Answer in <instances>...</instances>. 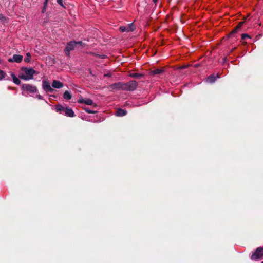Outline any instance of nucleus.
Instances as JSON below:
<instances>
[{"instance_id": "412c9836", "label": "nucleus", "mask_w": 263, "mask_h": 263, "mask_svg": "<svg viewBox=\"0 0 263 263\" xmlns=\"http://www.w3.org/2000/svg\"><path fill=\"white\" fill-rule=\"evenodd\" d=\"M48 1L49 0H45V2L44 3V6H43V7L42 8V12L43 13H44L46 12V6L47 5V3H48Z\"/></svg>"}, {"instance_id": "2eb2a0df", "label": "nucleus", "mask_w": 263, "mask_h": 263, "mask_svg": "<svg viewBox=\"0 0 263 263\" xmlns=\"http://www.w3.org/2000/svg\"><path fill=\"white\" fill-rule=\"evenodd\" d=\"M126 111L122 109H118L116 112V115L117 116H123L126 115Z\"/></svg>"}, {"instance_id": "4be33fe9", "label": "nucleus", "mask_w": 263, "mask_h": 263, "mask_svg": "<svg viewBox=\"0 0 263 263\" xmlns=\"http://www.w3.org/2000/svg\"><path fill=\"white\" fill-rule=\"evenodd\" d=\"M129 76L132 78H138V77H142V74H139L137 73H133L130 74Z\"/></svg>"}, {"instance_id": "b1692460", "label": "nucleus", "mask_w": 263, "mask_h": 263, "mask_svg": "<svg viewBox=\"0 0 263 263\" xmlns=\"http://www.w3.org/2000/svg\"><path fill=\"white\" fill-rule=\"evenodd\" d=\"M57 2L59 5L65 8L64 5L63 3V0H57Z\"/></svg>"}, {"instance_id": "39448f33", "label": "nucleus", "mask_w": 263, "mask_h": 263, "mask_svg": "<svg viewBox=\"0 0 263 263\" xmlns=\"http://www.w3.org/2000/svg\"><path fill=\"white\" fill-rule=\"evenodd\" d=\"M42 87L46 92H52L54 91L53 89L50 86L49 82L46 80L43 81Z\"/></svg>"}, {"instance_id": "6e6552de", "label": "nucleus", "mask_w": 263, "mask_h": 263, "mask_svg": "<svg viewBox=\"0 0 263 263\" xmlns=\"http://www.w3.org/2000/svg\"><path fill=\"white\" fill-rule=\"evenodd\" d=\"M124 83L118 82L110 85V87L112 89L124 90Z\"/></svg>"}, {"instance_id": "4468645a", "label": "nucleus", "mask_w": 263, "mask_h": 263, "mask_svg": "<svg viewBox=\"0 0 263 263\" xmlns=\"http://www.w3.org/2000/svg\"><path fill=\"white\" fill-rule=\"evenodd\" d=\"M65 107L62 106V105H58L55 106V109L56 111L60 112V114H62L63 111H65Z\"/></svg>"}, {"instance_id": "0eeeda50", "label": "nucleus", "mask_w": 263, "mask_h": 263, "mask_svg": "<svg viewBox=\"0 0 263 263\" xmlns=\"http://www.w3.org/2000/svg\"><path fill=\"white\" fill-rule=\"evenodd\" d=\"M136 27L134 24L130 23L128 25L127 27L125 26H121L120 27L119 30L121 32H128V31H133L135 29Z\"/></svg>"}, {"instance_id": "f03ea898", "label": "nucleus", "mask_w": 263, "mask_h": 263, "mask_svg": "<svg viewBox=\"0 0 263 263\" xmlns=\"http://www.w3.org/2000/svg\"><path fill=\"white\" fill-rule=\"evenodd\" d=\"M263 256V248L258 247L255 251L252 254L251 258L252 260H257L262 257Z\"/></svg>"}, {"instance_id": "9d476101", "label": "nucleus", "mask_w": 263, "mask_h": 263, "mask_svg": "<svg viewBox=\"0 0 263 263\" xmlns=\"http://www.w3.org/2000/svg\"><path fill=\"white\" fill-rule=\"evenodd\" d=\"M78 102L80 103H85V104L92 105L93 104V101L89 98L87 99H80L78 100Z\"/></svg>"}, {"instance_id": "2f4dec72", "label": "nucleus", "mask_w": 263, "mask_h": 263, "mask_svg": "<svg viewBox=\"0 0 263 263\" xmlns=\"http://www.w3.org/2000/svg\"><path fill=\"white\" fill-rule=\"evenodd\" d=\"M185 67H186V66H185L182 67H181V68H185Z\"/></svg>"}, {"instance_id": "20e7f679", "label": "nucleus", "mask_w": 263, "mask_h": 263, "mask_svg": "<svg viewBox=\"0 0 263 263\" xmlns=\"http://www.w3.org/2000/svg\"><path fill=\"white\" fill-rule=\"evenodd\" d=\"M76 47V42L71 41L67 43L66 47L65 49L66 54L67 56H69L70 51L73 50Z\"/></svg>"}, {"instance_id": "423d86ee", "label": "nucleus", "mask_w": 263, "mask_h": 263, "mask_svg": "<svg viewBox=\"0 0 263 263\" xmlns=\"http://www.w3.org/2000/svg\"><path fill=\"white\" fill-rule=\"evenodd\" d=\"M22 88L30 93H34L37 91L36 87L30 84H23Z\"/></svg>"}, {"instance_id": "6ab92c4d", "label": "nucleus", "mask_w": 263, "mask_h": 263, "mask_svg": "<svg viewBox=\"0 0 263 263\" xmlns=\"http://www.w3.org/2000/svg\"><path fill=\"white\" fill-rule=\"evenodd\" d=\"M31 55L30 53L28 52L26 53V57L24 59V61L26 63H29L31 61Z\"/></svg>"}, {"instance_id": "c756f323", "label": "nucleus", "mask_w": 263, "mask_h": 263, "mask_svg": "<svg viewBox=\"0 0 263 263\" xmlns=\"http://www.w3.org/2000/svg\"><path fill=\"white\" fill-rule=\"evenodd\" d=\"M157 1H158V0H153V2H154V3H156Z\"/></svg>"}, {"instance_id": "7ed1b4c3", "label": "nucleus", "mask_w": 263, "mask_h": 263, "mask_svg": "<svg viewBox=\"0 0 263 263\" xmlns=\"http://www.w3.org/2000/svg\"><path fill=\"white\" fill-rule=\"evenodd\" d=\"M124 91H133L137 87V83L135 81H130L127 83H124Z\"/></svg>"}, {"instance_id": "f257e3e1", "label": "nucleus", "mask_w": 263, "mask_h": 263, "mask_svg": "<svg viewBox=\"0 0 263 263\" xmlns=\"http://www.w3.org/2000/svg\"><path fill=\"white\" fill-rule=\"evenodd\" d=\"M22 72L21 74L19 77L24 80H29L32 79L34 74L36 73V71L32 68H27L23 67L21 68Z\"/></svg>"}, {"instance_id": "ddd939ff", "label": "nucleus", "mask_w": 263, "mask_h": 263, "mask_svg": "<svg viewBox=\"0 0 263 263\" xmlns=\"http://www.w3.org/2000/svg\"><path fill=\"white\" fill-rule=\"evenodd\" d=\"M218 78H219V76L217 74L216 76L215 74H211L207 78L206 81L208 83H212L214 82Z\"/></svg>"}, {"instance_id": "c85d7f7f", "label": "nucleus", "mask_w": 263, "mask_h": 263, "mask_svg": "<svg viewBox=\"0 0 263 263\" xmlns=\"http://www.w3.org/2000/svg\"><path fill=\"white\" fill-rule=\"evenodd\" d=\"M37 98H38L39 99H42V96H41V95H39V96H37Z\"/></svg>"}, {"instance_id": "f3484780", "label": "nucleus", "mask_w": 263, "mask_h": 263, "mask_svg": "<svg viewBox=\"0 0 263 263\" xmlns=\"http://www.w3.org/2000/svg\"><path fill=\"white\" fill-rule=\"evenodd\" d=\"M243 22H240L238 25L233 30V31L231 32V35L236 33L239 29H240V28L241 27L242 24H243Z\"/></svg>"}, {"instance_id": "bb28decb", "label": "nucleus", "mask_w": 263, "mask_h": 263, "mask_svg": "<svg viewBox=\"0 0 263 263\" xmlns=\"http://www.w3.org/2000/svg\"><path fill=\"white\" fill-rule=\"evenodd\" d=\"M77 45H83L82 42H81V41L76 42V46Z\"/></svg>"}, {"instance_id": "a211bd4d", "label": "nucleus", "mask_w": 263, "mask_h": 263, "mask_svg": "<svg viewBox=\"0 0 263 263\" xmlns=\"http://www.w3.org/2000/svg\"><path fill=\"white\" fill-rule=\"evenodd\" d=\"M63 97L66 100H70L71 98V95L68 91H66L63 94Z\"/></svg>"}, {"instance_id": "dca6fc26", "label": "nucleus", "mask_w": 263, "mask_h": 263, "mask_svg": "<svg viewBox=\"0 0 263 263\" xmlns=\"http://www.w3.org/2000/svg\"><path fill=\"white\" fill-rule=\"evenodd\" d=\"M11 76L13 79V82L15 84H16L17 85H19L21 83V81L20 80V79L16 77V76L14 74V73H11Z\"/></svg>"}, {"instance_id": "f8f14e48", "label": "nucleus", "mask_w": 263, "mask_h": 263, "mask_svg": "<svg viewBox=\"0 0 263 263\" xmlns=\"http://www.w3.org/2000/svg\"><path fill=\"white\" fill-rule=\"evenodd\" d=\"M65 115L69 117H73L75 116L72 109L67 107L65 108Z\"/></svg>"}, {"instance_id": "393cba45", "label": "nucleus", "mask_w": 263, "mask_h": 263, "mask_svg": "<svg viewBox=\"0 0 263 263\" xmlns=\"http://www.w3.org/2000/svg\"><path fill=\"white\" fill-rule=\"evenodd\" d=\"M85 111L88 112V113H90V114H94L96 112V111H92L90 109H89V108H85Z\"/></svg>"}, {"instance_id": "aec40b11", "label": "nucleus", "mask_w": 263, "mask_h": 263, "mask_svg": "<svg viewBox=\"0 0 263 263\" xmlns=\"http://www.w3.org/2000/svg\"><path fill=\"white\" fill-rule=\"evenodd\" d=\"M164 71L163 69H156L152 71L153 74H158L162 73Z\"/></svg>"}, {"instance_id": "1a4fd4ad", "label": "nucleus", "mask_w": 263, "mask_h": 263, "mask_svg": "<svg viewBox=\"0 0 263 263\" xmlns=\"http://www.w3.org/2000/svg\"><path fill=\"white\" fill-rule=\"evenodd\" d=\"M23 56L19 54H14L12 58H9L8 60L9 62L20 63L23 60Z\"/></svg>"}, {"instance_id": "473e14b6", "label": "nucleus", "mask_w": 263, "mask_h": 263, "mask_svg": "<svg viewBox=\"0 0 263 263\" xmlns=\"http://www.w3.org/2000/svg\"><path fill=\"white\" fill-rule=\"evenodd\" d=\"M261 263H263V261H262Z\"/></svg>"}, {"instance_id": "a878e982", "label": "nucleus", "mask_w": 263, "mask_h": 263, "mask_svg": "<svg viewBox=\"0 0 263 263\" xmlns=\"http://www.w3.org/2000/svg\"><path fill=\"white\" fill-rule=\"evenodd\" d=\"M249 37V36L247 34H242L241 35V39L245 40L246 38Z\"/></svg>"}, {"instance_id": "9b49d317", "label": "nucleus", "mask_w": 263, "mask_h": 263, "mask_svg": "<svg viewBox=\"0 0 263 263\" xmlns=\"http://www.w3.org/2000/svg\"><path fill=\"white\" fill-rule=\"evenodd\" d=\"M63 84L58 80H53L52 83V86L54 88H61L63 87Z\"/></svg>"}, {"instance_id": "5701e85b", "label": "nucleus", "mask_w": 263, "mask_h": 263, "mask_svg": "<svg viewBox=\"0 0 263 263\" xmlns=\"http://www.w3.org/2000/svg\"><path fill=\"white\" fill-rule=\"evenodd\" d=\"M5 76H6L5 72L3 70H0V80H2L3 79H4Z\"/></svg>"}, {"instance_id": "cd10ccee", "label": "nucleus", "mask_w": 263, "mask_h": 263, "mask_svg": "<svg viewBox=\"0 0 263 263\" xmlns=\"http://www.w3.org/2000/svg\"><path fill=\"white\" fill-rule=\"evenodd\" d=\"M99 57L102 59H104L106 57V55L104 54H102V55H99Z\"/></svg>"}, {"instance_id": "7c9ffc66", "label": "nucleus", "mask_w": 263, "mask_h": 263, "mask_svg": "<svg viewBox=\"0 0 263 263\" xmlns=\"http://www.w3.org/2000/svg\"><path fill=\"white\" fill-rule=\"evenodd\" d=\"M104 76H110V75H109V74H105Z\"/></svg>"}]
</instances>
